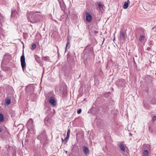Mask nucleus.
<instances>
[{
    "label": "nucleus",
    "instance_id": "6e6552de",
    "mask_svg": "<svg viewBox=\"0 0 156 156\" xmlns=\"http://www.w3.org/2000/svg\"><path fill=\"white\" fill-rule=\"evenodd\" d=\"M119 38L122 40H124L126 38L125 34L124 31H121L119 35Z\"/></svg>",
    "mask_w": 156,
    "mask_h": 156
},
{
    "label": "nucleus",
    "instance_id": "7c9ffc66",
    "mask_svg": "<svg viewBox=\"0 0 156 156\" xmlns=\"http://www.w3.org/2000/svg\"><path fill=\"white\" fill-rule=\"evenodd\" d=\"M2 129L1 128H0V132L2 131Z\"/></svg>",
    "mask_w": 156,
    "mask_h": 156
},
{
    "label": "nucleus",
    "instance_id": "20e7f679",
    "mask_svg": "<svg viewBox=\"0 0 156 156\" xmlns=\"http://www.w3.org/2000/svg\"><path fill=\"white\" fill-rule=\"evenodd\" d=\"M47 138V137L44 132L43 133H42L38 136V138L41 141H45Z\"/></svg>",
    "mask_w": 156,
    "mask_h": 156
},
{
    "label": "nucleus",
    "instance_id": "c85d7f7f",
    "mask_svg": "<svg viewBox=\"0 0 156 156\" xmlns=\"http://www.w3.org/2000/svg\"><path fill=\"white\" fill-rule=\"evenodd\" d=\"M70 133V130L69 129L68 130L67 132V134L69 135Z\"/></svg>",
    "mask_w": 156,
    "mask_h": 156
},
{
    "label": "nucleus",
    "instance_id": "2eb2a0df",
    "mask_svg": "<svg viewBox=\"0 0 156 156\" xmlns=\"http://www.w3.org/2000/svg\"><path fill=\"white\" fill-rule=\"evenodd\" d=\"M151 103L152 104H156V98H152L151 101Z\"/></svg>",
    "mask_w": 156,
    "mask_h": 156
},
{
    "label": "nucleus",
    "instance_id": "aec40b11",
    "mask_svg": "<svg viewBox=\"0 0 156 156\" xmlns=\"http://www.w3.org/2000/svg\"><path fill=\"white\" fill-rule=\"evenodd\" d=\"M98 7L100 10L103 9V6L101 4H99L98 5Z\"/></svg>",
    "mask_w": 156,
    "mask_h": 156
},
{
    "label": "nucleus",
    "instance_id": "6ab92c4d",
    "mask_svg": "<svg viewBox=\"0 0 156 156\" xmlns=\"http://www.w3.org/2000/svg\"><path fill=\"white\" fill-rule=\"evenodd\" d=\"M89 45H87L85 48V49L84 51H88V50L89 51H91L92 50V48H88Z\"/></svg>",
    "mask_w": 156,
    "mask_h": 156
},
{
    "label": "nucleus",
    "instance_id": "a878e982",
    "mask_svg": "<svg viewBox=\"0 0 156 156\" xmlns=\"http://www.w3.org/2000/svg\"><path fill=\"white\" fill-rule=\"evenodd\" d=\"M156 116H154L152 118V120L153 122H154L156 120Z\"/></svg>",
    "mask_w": 156,
    "mask_h": 156
},
{
    "label": "nucleus",
    "instance_id": "cd10ccee",
    "mask_svg": "<svg viewBox=\"0 0 156 156\" xmlns=\"http://www.w3.org/2000/svg\"><path fill=\"white\" fill-rule=\"evenodd\" d=\"M69 135L67 134L66 137V139H67V140H68L69 139Z\"/></svg>",
    "mask_w": 156,
    "mask_h": 156
},
{
    "label": "nucleus",
    "instance_id": "0eeeda50",
    "mask_svg": "<svg viewBox=\"0 0 156 156\" xmlns=\"http://www.w3.org/2000/svg\"><path fill=\"white\" fill-rule=\"evenodd\" d=\"M86 19L87 21L90 22L91 21L92 19V17L90 14L88 12H87L86 14Z\"/></svg>",
    "mask_w": 156,
    "mask_h": 156
},
{
    "label": "nucleus",
    "instance_id": "412c9836",
    "mask_svg": "<svg viewBox=\"0 0 156 156\" xmlns=\"http://www.w3.org/2000/svg\"><path fill=\"white\" fill-rule=\"evenodd\" d=\"M144 38V36L143 35H141L139 37V40L140 41H142Z\"/></svg>",
    "mask_w": 156,
    "mask_h": 156
},
{
    "label": "nucleus",
    "instance_id": "c756f323",
    "mask_svg": "<svg viewBox=\"0 0 156 156\" xmlns=\"http://www.w3.org/2000/svg\"><path fill=\"white\" fill-rule=\"evenodd\" d=\"M152 30L154 31H156V27H154L153 28Z\"/></svg>",
    "mask_w": 156,
    "mask_h": 156
},
{
    "label": "nucleus",
    "instance_id": "a211bd4d",
    "mask_svg": "<svg viewBox=\"0 0 156 156\" xmlns=\"http://www.w3.org/2000/svg\"><path fill=\"white\" fill-rule=\"evenodd\" d=\"M148 151L147 150H145L143 152L144 155V156H148Z\"/></svg>",
    "mask_w": 156,
    "mask_h": 156
},
{
    "label": "nucleus",
    "instance_id": "b1692460",
    "mask_svg": "<svg viewBox=\"0 0 156 156\" xmlns=\"http://www.w3.org/2000/svg\"><path fill=\"white\" fill-rule=\"evenodd\" d=\"M82 111V110L81 108L79 109L77 111V113L78 114H79L81 113Z\"/></svg>",
    "mask_w": 156,
    "mask_h": 156
},
{
    "label": "nucleus",
    "instance_id": "f257e3e1",
    "mask_svg": "<svg viewBox=\"0 0 156 156\" xmlns=\"http://www.w3.org/2000/svg\"><path fill=\"white\" fill-rule=\"evenodd\" d=\"M40 15L31 13L28 16V19L32 23H36L39 20Z\"/></svg>",
    "mask_w": 156,
    "mask_h": 156
},
{
    "label": "nucleus",
    "instance_id": "bb28decb",
    "mask_svg": "<svg viewBox=\"0 0 156 156\" xmlns=\"http://www.w3.org/2000/svg\"><path fill=\"white\" fill-rule=\"evenodd\" d=\"M48 119H49V118L46 117L45 118L44 120L45 122H46V121L48 122Z\"/></svg>",
    "mask_w": 156,
    "mask_h": 156
},
{
    "label": "nucleus",
    "instance_id": "5701e85b",
    "mask_svg": "<svg viewBox=\"0 0 156 156\" xmlns=\"http://www.w3.org/2000/svg\"><path fill=\"white\" fill-rule=\"evenodd\" d=\"M3 119V116L1 113H0V121H2Z\"/></svg>",
    "mask_w": 156,
    "mask_h": 156
},
{
    "label": "nucleus",
    "instance_id": "4be33fe9",
    "mask_svg": "<svg viewBox=\"0 0 156 156\" xmlns=\"http://www.w3.org/2000/svg\"><path fill=\"white\" fill-rule=\"evenodd\" d=\"M36 44H34L32 45V48H31V50L34 49L36 48Z\"/></svg>",
    "mask_w": 156,
    "mask_h": 156
},
{
    "label": "nucleus",
    "instance_id": "f3484780",
    "mask_svg": "<svg viewBox=\"0 0 156 156\" xmlns=\"http://www.w3.org/2000/svg\"><path fill=\"white\" fill-rule=\"evenodd\" d=\"M27 89H30V90H29L30 91H32L33 90V86L30 85L28 86L27 87Z\"/></svg>",
    "mask_w": 156,
    "mask_h": 156
},
{
    "label": "nucleus",
    "instance_id": "ddd939ff",
    "mask_svg": "<svg viewBox=\"0 0 156 156\" xmlns=\"http://www.w3.org/2000/svg\"><path fill=\"white\" fill-rule=\"evenodd\" d=\"M42 59L45 61H49V57L47 56H43L42 58Z\"/></svg>",
    "mask_w": 156,
    "mask_h": 156
},
{
    "label": "nucleus",
    "instance_id": "423d86ee",
    "mask_svg": "<svg viewBox=\"0 0 156 156\" xmlns=\"http://www.w3.org/2000/svg\"><path fill=\"white\" fill-rule=\"evenodd\" d=\"M49 102L54 106L56 105V102L53 97L50 96L49 99Z\"/></svg>",
    "mask_w": 156,
    "mask_h": 156
},
{
    "label": "nucleus",
    "instance_id": "1a4fd4ad",
    "mask_svg": "<svg viewBox=\"0 0 156 156\" xmlns=\"http://www.w3.org/2000/svg\"><path fill=\"white\" fill-rule=\"evenodd\" d=\"M83 148L85 154L87 155L89 154V151L87 147L84 146L83 147Z\"/></svg>",
    "mask_w": 156,
    "mask_h": 156
},
{
    "label": "nucleus",
    "instance_id": "dca6fc26",
    "mask_svg": "<svg viewBox=\"0 0 156 156\" xmlns=\"http://www.w3.org/2000/svg\"><path fill=\"white\" fill-rule=\"evenodd\" d=\"M128 3L127 2H125L123 5V8L124 9H126L128 8Z\"/></svg>",
    "mask_w": 156,
    "mask_h": 156
},
{
    "label": "nucleus",
    "instance_id": "9d476101",
    "mask_svg": "<svg viewBox=\"0 0 156 156\" xmlns=\"http://www.w3.org/2000/svg\"><path fill=\"white\" fill-rule=\"evenodd\" d=\"M59 2L60 5V7L61 8L62 10H65L66 8V5H65L64 2H63V1H59Z\"/></svg>",
    "mask_w": 156,
    "mask_h": 156
},
{
    "label": "nucleus",
    "instance_id": "7ed1b4c3",
    "mask_svg": "<svg viewBox=\"0 0 156 156\" xmlns=\"http://www.w3.org/2000/svg\"><path fill=\"white\" fill-rule=\"evenodd\" d=\"M116 85L119 87H123L126 84V81L122 79H121L118 80L116 82Z\"/></svg>",
    "mask_w": 156,
    "mask_h": 156
},
{
    "label": "nucleus",
    "instance_id": "f704fd0d",
    "mask_svg": "<svg viewBox=\"0 0 156 156\" xmlns=\"http://www.w3.org/2000/svg\"><path fill=\"white\" fill-rule=\"evenodd\" d=\"M147 49L148 50V49H149V48H147Z\"/></svg>",
    "mask_w": 156,
    "mask_h": 156
},
{
    "label": "nucleus",
    "instance_id": "f8f14e48",
    "mask_svg": "<svg viewBox=\"0 0 156 156\" xmlns=\"http://www.w3.org/2000/svg\"><path fill=\"white\" fill-rule=\"evenodd\" d=\"M5 104L7 105H9L11 103V99L9 98H6L5 100Z\"/></svg>",
    "mask_w": 156,
    "mask_h": 156
},
{
    "label": "nucleus",
    "instance_id": "473e14b6",
    "mask_svg": "<svg viewBox=\"0 0 156 156\" xmlns=\"http://www.w3.org/2000/svg\"><path fill=\"white\" fill-rule=\"evenodd\" d=\"M133 59L134 61L135 62L134 60V58H133Z\"/></svg>",
    "mask_w": 156,
    "mask_h": 156
},
{
    "label": "nucleus",
    "instance_id": "393cba45",
    "mask_svg": "<svg viewBox=\"0 0 156 156\" xmlns=\"http://www.w3.org/2000/svg\"><path fill=\"white\" fill-rule=\"evenodd\" d=\"M62 140L63 141V142H65V144H66L68 141V140L67 139H66V138L64 140H63L62 138Z\"/></svg>",
    "mask_w": 156,
    "mask_h": 156
},
{
    "label": "nucleus",
    "instance_id": "72a5a7b5",
    "mask_svg": "<svg viewBox=\"0 0 156 156\" xmlns=\"http://www.w3.org/2000/svg\"><path fill=\"white\" fill-rule=\"evenodd\" d=\"M147 49L148 50V49H149V48H147Z\"/></svg>",
    "mask_w": 156,
    "mask_h": 156
},
{
    "label": "nucleus",
    "instance_id": "39448f33",
    "mask_svg": "<svg viewBox=\"0 0 156 156\" xmlns=\"http://www.w3.org/2000/svg\"><path fill=\"white\" fill-rule=\"evenodd\" d=\"M33 125V120L32 119L30 118L27 122L26 126L28 129H29L32 128Z\"/></svg>",
    "mask_w": 156,
    "mask_h": 156
},
{
    "label": "nucleus",
    "instance_id": "2f4dec72",
    "mask_svg": "<svg viewBox=\"0 0 156 156\" xmlns=\"http://www.w3.org/2000/svg\"><path fill=\"white\" fill-rule=\"evenodd\" d=\"M105 38H103V41L102 44L103 43L104 41H105Z\"/></svg>",
    "mask_w": 156,
    "mask_h": 156
},
{
    "label": "nucleus",
    "instance_id": "4468645a",
    "mask_svg": "<svg viewBox=\"0 0 156 156\" xmlns=\"http://www.w3.org/2000/svg\"><path fill=\"white\" fill-rule=\"evenodd\" d=\"M119 148L120 149L123 151H125V148L124 145L121 144L119 145Z\"/></svg>",
    "mask_w": 156,
    "mask_h": 156
},
{
    "label": "nucleus",
    "instance_id": "f03ea898",
    "mask_svg": "<svg viewBox=\"0 0 156 156\" xmlns=\"http://www.w3.org/2000/svg\"><path fill=\"white\" fill-rule=\"evenodd\" d=\"M20 62L22 69L23 71H24V69L25 68L26 63L23 50V51L22 55L20 58Z\"/></svg>",
    "mask_w": 156,
    "mask_h": 156
},
{
    "label": "nucleus",
    "instance_id": "9b49d317",
    "mask_svg": "<svg viewBox=\"0 0 156 156\" xmlns=\"http://www.w3.org/2000/svg\"><path fill=\"white\" fill-rule=\"evenodd\" d=\"M70 43L69 42V40L68 38H67V40L66 44V47L65 51H66L67 49H69L70 48Z\"/></svg>",
    "mask_w": 156,
    "mask_h": 156
}]
</instances>
